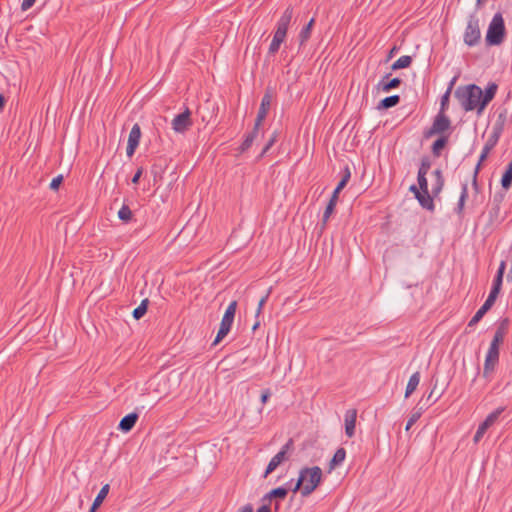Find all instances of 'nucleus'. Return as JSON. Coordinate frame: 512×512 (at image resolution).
<instances>
[{
  "label": "nucleus",
  "mask_w": 512,
  "mask_h": 512,
  "mask_svg": "<svg viewBox=\"0 0 512 512\" xmlns=\"http://www.w3.org/2000/svg\"><path fill=\"white\" fill-rule=\"evenodd\" d=\"M321 479L322 470L320 467H305L300 470L299 478L292 491L297 492L300 490L301 495L307 497L317 488Z\"/></svg>",
  "instance_id": "1"
},
{
  "label": "nucleus",
  "mask_w": 512,
  "mask_h": 512,
  "mask_svg": "<svg viewBox=\"0 0 512 512\" xmlns=\"http://www.w3.org/2000/svg\"><path fill=\"white\" fill-rule=\"evenodd\" d=\"M505 36V25L501 13H496L488 27L486 43L489 46L500 45Z\"/></svg>",
  "instance_id": "2"
},
{
  "label": "nucleus",
  "mask_w": 512,
  "mask_h": 512,
  "mask_svg": "<svg viewBox=\"0 0 512 512\" xmlns=\"http://www.w3.org/2000/svg\"><path fill=\"white\" fill-rule=\"evenodd\" d=\"M498 90V85L495 82H491L487 85L485 90H482L475 84H469L466 86H460L455 91L454 96L459 97H472V96H495Z\"/></svg>",
  "instance_id": "3"
},
{
  "label": "nucleus",
  "mask_w": 512,
  "mask_h": 512,
  "mask_svg": "<svg viewBox=\"0 0 512 512\" xmlns=\"http://www.w3.org/2000/svg\"><path fill=\"white\" fill-rule=\"evenodd\" d=\"M237 309V302L232 301L228 307L226 308V311L222 317L220 327L218 330V333L216 335V338L213 341V345H217L230 331L231 326L234 321L235 313Z\"/></svg>",
  "instance_id": "4"
},
{
  "label": "nucleus",
  "mask_w": 512,
  "mask_h": 512,
  "mask_svg": "<svg viewBox=\"0 0 512 512\" xmlns=\"http://www.w3.org/2000/svg\"><path fill=\"white\" fill-rule=\"evenodd\" d=\"M481 38L479 19L475 16H471L468 20L465 33L464 42L468 46L472 47L478 44Z\"/></svg>",
  "instance_id": "5"
},
{
  "label": "nucleus",
  "mask_w": 512,
  "mask_h": 512,
  "mask_svg": "<svg viewBox=\"0 0 512 512\" xmlns=\"http://www.w3.org/2000/svg\"><path fill=\"white\" fill-rule=\"evenodd\" d=\"M293 448V440L289 439L280 449V451L272 457L270 462L267 465L265 473L263 475L266 478L270 473H272L283 461L287 459V454Z\"/></svg>",
  "instance_id": "6"
},
{
  "label": "nucleus",
  "mask_w": 512,
  "mask_h": 512,
  "mask_svg": "<svg viewBox=\"0 0 512 512\" xmlns=\"http://www.w3.org/2000/svg\"><path fill=\"white\" fill-rule=\"evenodd\" d=\"M451 126V121L445 113L438 112L435 116L432 126L425 132V137H431L436 134H442Z\"/></svg>",
  "instance_id": "7"
},
{
  "label": "nucleus",
  "mask_w": 512,
  "mask_h": 512,
  "mask_svg": "<svg viewBox=\"0 0 512 512\" xmlns=\"http://www.w3.org/2000/svg\"><path fill=\"white\" fill-rule=\"evenodd\" d=\"M503 411H504V408L499 407L496 410H494L493 412H491L485 418V420L478 426V429L474 435L473 441L475 443H478L482 439V437L486 433L487 429L489 427H491L498 420L499 416L501 415V413Z\"/></svg>",
  "instance_id": "8"
},
{
  "label": "nucleus",
  "mask_w": 512,
  "mask_h": 512,
  "mask_svg": "<svg viewBox=\"0 0 512 512\" xmlns=\"http://www.w3.org/2000/svg\"><path fill=\"white\" fill-rule=\"evenodd\" d=\"M500 351L497 348L489 347L483 367V377L488 378L495 370L499 362Z\"/></svg>",
  "instance_id": "9"
},
{
  "label": "nucleus",
  "mask_w": 512,
  "mask_h": 512,
  "mask_svg": "<svg viewBox=\"0 0 512 512\" xmlns=\"http://www.w3.org/2000/svg\"><path fill=\"white\" fill-rule=\"evenodd\" d=\"M190 126H192L191 112L189 108L186 107L182 113L174 117L172 120V128L175 132L183 133Z\"/></svg>",
  "instance_id": "10"
},
{
  "label": "nucleus",
  "mask_w": 512,
  "mask_h": 512,
  "mask_svg": "<svg viewBox=\"0 0 512 512\" xmlns=\"http://www.w3.org/2000/svg\"><path fill=\"white\" fill-rule=\"evenodd\" d=\"M462 106L466 111L476 110L481 115L493 98H462Z\"/></svg>",
  "instance_id": "11"
},
{
  "label": "nucleus",
  "mask_w": 512,
  "mask_h": 512,
  "mask_svg": "<svg viewBox=\"0 0 512 512\" xmlns=\"http://www.w3.org/2000/svg\"><path fill=\"white\" fill-rule=\"evenodd\" d=\"M504 130V120L501 119V116L499 119L494 123L491 133L489 134L486 143L484 146L492 150L498 143L502 133Z\"/></svg>",
  "instance_id": "12"
},
{
  "label": "nucleus",
  "mask_w": 512,
  "mask_h": 512,
  "mask_svg": "<svg viewBox=\"0 0 512 512\" xmlns=\"http://www.w3.org/2000/svg\"><path fill=\"white\" fill-rule=\"evenodd\" d=\"M141 138V129L139 124H134L133 127L130 130L129 137H128V143L126 148V154L128 157H132L135 153L136 148L139 145Z\"/></svg>",
  "instance_id": "13"
},
{
  "label": "nucleus",
  "mask_w": 512,
  "mask_h": 512,
  "mask_svg": "<svg viewBox=\"0 0 512 512\" xmlns=\"http://www.w3.org/2000/svg\"><path fill=\"white\" fill-rule=\"evenodd\" d=\"M357 419V410L349 409L344 415L345 421V434L348 438H352L355 435V425Z\"/></svg>",
  "instance_id": "14"
},
{
  "label": "nucleus",
  "mask_w": 512,
  "mask_h": 512,
  "mask_svg": "<svg viewBox=\"0 0 512 512\" xmlns=\"http://www.w3.org/2000/svg\"><path fill=\"white\" fill-rule=\"evenodd\" d=\"M390 74L385 75L376 85L377 92L387 93L391 89L397 88L401 80L399 78H390Z\"/></svg>",
  "instance_id": "15"
},
{
  "label": "nucleus",
  "mask_w": 512,
  "mask_h": 512,
  "mask_svg": "<svg viewBox=\"0 0 512 512\" xmlns=\"http://www.w3.org/2000/svg\"><path fill=\"white\" fill-rule=\"evenodd\" d=\"M340 191L341 190H338V185H337L332 193V196H331V198L326 206V209L324 211V214H323V218H322V227L323 228L326 226L331 214L333 213V211L335 209Z\"/></svg>",
  "instance_id": "16"
},
{
  "label": "nucleus",
  "mask_w": 512,
  "mask_h": 512,
  "mask_svg": "<svg viewBox=\"0 0 512 512\" xmlns=\"http://www.w3.org/2000/svg\"><path fill=\"white\" fill-rule=\"evenodd\" d=\"M138 414L135 412L125 415L119 422L118 429L122 432H129L136 424Z\"/></svg>",
  "instance_id": "17"
},
{
  "label": "nucleus",
  "mask_w": 512,
  "mask_h": 512,
  "mask_svg": "<svg viewBox=\"0 0 512 512\" xmlns=\"http://www.w3.org/2000/svg\"><path fill=\"white\" fill-rule=\"evenodd\" d=\"M435 196L432 195V192H429V191H426L425 192H421L417 197L416 199L418 200L419 204L424 208V209H427L431 212L434 211L435 209V204H434V198Z\"/></svg>",
  "instance_id": "18"
},
{
  "label": "nucleus",
  "mask_w": 512,
  "mask_h": 512,
  "mask_svg": "<svg viewBox=\"0 0 512 512\" xmlns=\"http://www.w3.org/2000/svg\"><path fill=\"white\" fill-rule=\"evenodd\" d=\"M292 17H293V8L291 6H288L277 22V29L287 32Z\"/></svg>",
  "instance_id": "19"
},
{
  "label": "nucleus",
  "mask_w": 512,
  "mask_h": 512,
  "mask_svg": "<svg viewBox=\"0 0 512 512\" xmlns=\"http://www.w3.org/2000/svg\"><path fill=\"white\" fill-rule=\"evenodd\" d=\"M271 107V98H262L261 105L259 107L257 117L255 120L256 126H260L262 121L265 119V117L268 114V111Z\"/></svg>",
  "instance_id": "20"
},
{
  "label": "nucleus",
  "mask_w": 512,
  "mask_h": 512,
  "mask_svg": "<svg viewBox=\"0 0 512 512\" xmlns=\"http://www.w3.org/2000/svg\"><path fill=\"white\" fill-rule=\"evenodd\" d=\"M493 306V304L489 303L485 300L484 304L477 310V312L474 314V316L471 318V320L468 323V327L475 326L487 313V311Z\"/></svg>",
  "instance_id": "21"
},
{
  "label": "nucleus",
  "mask_w": 512,
  "mask_h": 512,
  "mask_svg": "<svg viewBox=\"0 0 512 512\" xmlns=\"http://www.w3.org/2000/svg\"><path fill=\"white\" fill-rule=\"evenodd\" d=\"M259 127L260 126H256V124H254V127H253L252 131L249 132L245 136V138H244V140H243V142H242V144L240 146V150L242 152L248 150L251 147V145L253 144L254 140L257 137V134H258V131H259Z\"/></svg>",
  "instance_id": "22"
},
{
  "label": "nucleus",
  "mask_w": 512,
  "mask_h": 512,
  "mask_svg": "<svg viewBox=\"0 0 512 512\" xmlns=\"http://www.w3.org/2000/svg\"><path fill=\"white\" fill-rule=\"evenodd\" d=\"M420 382V372L413 373L406 386L405 398H408L418 387Z\"/></svg>",
  "instance_id": "23"
},
{
  "label": "nucleus",
  "mask_w": 512,
  "mask_h": 512,
  "mask_svg": "<svg viewBox=\"0 0 512 512\" xmlns=\"http://www.w3.org/2000/svg\"><path fill=\"white\" fill-rule=\"evenodd\" d=\"M467 197H468V185H467V183H463L461 186L460 197H459L457 206L455 208V211L458 215L462 214Z\"/></svg>",
  "instance_id": "24"
},
{
  "label": "nucleus",
  "mask_w": 512,
  "mask_h": 512,
  "mask_svg": "<svg viewBox=\"0 0 512 512\" xmlns=\"http://www.w3.org/2000/svg\"><path fill=\"white\" fill-rule=\"evenodd\" d=\"M288 494V489L286 487H277L272 489L269 493L264 496V500L268 499H285Z\"/></svg>",
  "instance_id": "25"
},
{
  "label": "nucleus",
  "mask_w": 512,
  "mask_h": 512,
  "mask_svg": "<svg viewBox=\"0 0 512 512\" xmlns=\"http://www.w3.org/2000/svg\"><path fill=\"white\" fill-rule=\"evenodd\" d=\"M346 458V450L344 448H338L334 453L331 461H330V469H334L335 467L341 465Z\"/></svg>",
  "instance_id": "26"
},
{
  "label": "nucleus",
  "mask_w": 512,
  "mask_h": 512,
  "mask_svg": "<svg viewBox=\"0 0 512 512\" xmlns=\"http://www.w3.org/2000/svg\"><path fill=\"white\" fill-rule=\"evenodd\" d=\"M508 327H509V319L508 318L502 319L499 322L493 337L504 341V338L508 332Z\"/></svg>",
  "instance_id": "27"
},
{
  "label": "nucleus",
  "mask_w": 512,
  "mask_h": 512,
  "mask_svg": "<svg viewBox=\"0 0 512 512\" xmlns=\"http://www.w3.org/2000/svg\"><path fill=\"white\" fill-rule=\"evenodd\" d=\"M424 409H425V405L419 406L413 410V412L411 413V415L406 423V427H405L406 431H408L418 421V419L421 417Z\"/></svg>",
  "instance_id": "28"
},
{
  "label": "nucleus",
  "mask_w": 512,
  "mask_h": 512,
  "mask_svg": "<svg viewBox=\"0 0 512 512\" xmlns=\"http://www.w3.org/2000/svg\"><path fill=\"white\" fill-rule=\"evenodd\" d=\"M512 185V161L508 164L501 178V186L507 190Z\"/></svg>",
  "instance_id": "29"
},
{
  "label": "nucleus",
  "mask_w": 512,
  "mask_h": 512,
  "mask_svg": "<svg viewBox=\"0 0 512 512\" xmlns=\"http://www.w3.org/2000/svg\"><path fill=\"white\" fill-rule=\"evenodd\" d=\"M411 63H412L411 56L404 55V56H401L398 60H396L392 64L391 69L392 70H398V69L407 68V67H409L411 65Z\"/></svg>",
  "instance_id": "30"
},
{
  "label": "nucleus",
  "mask_w": 512,
  "mask_h": 512,
  "mask_svg": "<svg viewBox=\"0 0 512 512\" xmlns=\"http://www.w3.org/2000/svg\"><path fill=\"white\" fill-rule=\"evenodd\" d=\"M400 98H383L376 106L377 110H386L396 106Z\"/></svg>",
  "instance_id": "31"
},
{
  "label": "nucleus",
  "mask_w": 512,
  "mask_h": 512,
  "mask_svg": "<svg viewBox=\"0 0 512 512\" xmlns=\"http://www.w3.org/2000/svg\"><path fill=\"white\" fill-rule=\"evenodd\" d=\"M313 24H314V19L312 18L308 22V24L305 27H303L302 30L300 31V34H299L300 45H303L310 38L311 29H312Z\"/></svg>",
  "instance_id": "32"
},
{
  "label": "nucleus",
  "mask_w": 512,
  "mask_h": 512,
  "mask_svg": "<svg viewBox=\"0 0 512 512\" xmlns=\"http://www.w3.org/2000/svg\"><path fill=\"white\" fill-rule=\"evenodd\" d=\"M148 303H149V300L147 298L143 299L141 301L140 305L133 310L132 315L136 320H139L140 318H142L145 315V313L147 311Z\"/></svg>",
  "instance_id": "33"
},
{
  "label": "nucleus",
  "mask_w": 512,
  "mask_h": 512,
  "mask_svg": "<svg viewBox=\"0 0 512 512\" xmlns=\"http://www.w3.org/2000/svg\"><path fill=\"white\" fill-rule=\"evenodd\" d=\"M447 144V137H439L432 145V153L435 157H439L441 150Z\"/></svg>",
  "instance_id": "34"
},
{
  "label": "nucleus",
  "mask_w": 512,
  "mask_h": 512,
  "mask_svg": "<svg viewBox=\"0 0 512 512\" xmlns=\"http://www.w3.org/2000/svg\"><path fill=\"white\" fill-rule=\"evenodd\" d=\"M132 211L130 207L126 204H123L122 207L118 211V218L127 223L132 219Z\"/></svg>",
  "instance_id": "35"
},
{
  "label": "nucleus",
  "mask_w": 512,
  "mask_h": 512,
  "mask_svg": "<svg viewBox=\"0 0 512 512\" xmlns=\"http://www.w3.org/2000/svg\"><path fill=\"white\" fill-rule=\"evenodd\" d=\"M351 178V171L348 166H345L342 170V178L338 183V190H342Z\"/></svg>",
  "instance_id": "36"
},
{
  "label": "nucleus",
  "mask_w": 512,
  "mask_h": 512,
  "mask_svg": "<svg viewBox=\"0 0 512 512\" xmlns=\"http://www.w3.org/2000/svg\"><path fill=\"white\" fill-rule=\"evenodd\" d=\"M109 484H105L104 486H102V488L100 489L98 495L96 496V498L94 499L93 502H95L96 505H101V503L103 502V500L106 498L108 492H109Z\"/></svg>",
  "instance_id": "37"
},
{
  "label": "nucleus",
  "mask_w": 512,
  "mask_h": 512,
  "mask_svg": "<svg viewBox=\"0 0 512 512\" xmlns=\"http://www.w3.org/2000/svg\"><path fill=\"white\" fill-rule=\"evenodd\" d=\"M444 183H445V180L444 178H441V179H435L433 185H432V189H431V192H432V195L433 196H438L443 187H444Z\"/></svg>",
  "instance_id": "38"
},
{
  "label": "nucleus",
  "mask_w": 512,
  "mask_h": 512,
  "mask_svg": "<svg viewBox=\"0 0 512 512\" xmlns=\"http://www.w3.org/2000/svg\"><path fill=\"white\" fill-rule=\"evenodd\" d=\"M430 168H431V161H430L429 157H423L421 159L418 174L422 173L423 175H427Z\"/></svg>",
  "instance_id": "39"
},
{
  "label": "nucleus",
  "mask_w": 512,
  "mask_h": 512,
  "mask_svg": "<svg viewBox=\"0 0 512 512\" xmlns=\"http://www.w3.org/2000/svg\"><path fill=\"white\" fill-rule=\"evenodd\" d=\"M417 181H418L419 188H420L421 192H425L426 193V191H429L428 190V182H427L426 175H423L422 173L418 174L417 175Z\"/></svg>",
  "instance_id": "40"
},
{
  "label": "nucleus",
  "mask_w": 512,
  "mask_h": 512,
  "mask_svg": "<svg viewBox=\"0 0 512 512\" xmlns=\"http://www.w3.org/2000/svg\"><path fill=\"white\" fill-rule=\"evenodd\" d=\"M500 289H501V288H498V287H494V286H492V288H491V290H490V293H489V295H488V297H487L486 301H488L489 303H491V304H493V305H494V303H495V301H496V298H497V296H498V294H499V292H500Z\"/></svg>",
  "instance_id": "41"
},
{
  "label": "nucleus",
  "mask_w": 512,
  "mask_h": 512,
  "mask_svg": "<svg viewBox=\"0 0 512 512\" xmlns=\"http://www.w3.org/2000/svg\"><path fill=\"white\" fill-rule=\"evenodd\" d=\"M282 43V41L273 38L269 46V54L274 55L277 53Z\"/></svg>",
  "instance_id": "42"
},
{
  "label": "nucleus",
  "mask_w": 512,
  "mask_h": 512,
  "mask_svg": "<svg viewBox=\"0 0 512 512\" xmlns=\"http://www.w3.org/2000/svg\"><path fill=\"white\" fill-rule=\"evenodd\" d=\"M277 140V132H274L262 150V155L267 153Z\"/></svg>",
  "instance_id": "43"
},
{
  "label": "nucleus",
  "mask_w": 512,
  "mask_h": 512,
  "mask_svg": "<svg viewBox=\"0 0 512 512\" xmlns=\"http://www.w3.org/2000/svg\"><path fill=\"white\" fill-rule=\"evenodd\" d=\"M62 182H63V175H58L52 179L49 187L51 190H57Z\"/></svg>",
  "instance_id": "44"
},
{
  "label": "nucleus",
  "mask_w": 512,
  "mask_h": 512,
  "mask_svg": "<svg viewBox=\"0 0 512 512\" xmlns=\"http://www.w3.org/2000/svg\"><path fill=\"white\" fill-rule=\"evenodd\" d=\"M268 297H269V293H267L266 295L261 297V299L259 300L258 307H257V310H256V317H258L261 314L262 309H263V307H264Z\"/></svg>",
  "instance_id": "45"
},
{
  "label": "nucleus",
  "mask_w": 512,
  "mask_h": 512,
  "mask_svg": "<svg viewBox=\"0 0 512 512\" xmlns=\"http://www.w3.org/2000/svg\"><path fill=\"white\" fill-rule=\"evenodd\" d=\"M457 79H458V76H457V75H456V76H454V77L451 79V81H450V83H449V85H448V87H447V90L445 91V93H444L442 96H444V97H448V96H450V95H451L452 90H453V87H454V85H455V83H456Z\"/></svg>",
  "instance_id": "46"
},
{
  "label": "nucleus",
  "mask_w": 512,
  "mask_h": 512,
  "mask_svg": "<svg viewBox=\"0 0 512 512\" xmlns=\"http://www.w3.org/2000/svg\"><path fill=\"white\" fill-rule=\"evenodd\" d=\"M505 269H506V262L501 261L495 277L499 278V279H503Z\"/></svg>",
  "instance_id": "47"
},
{
  "label": "nucleus",
  "mask_w": 512,
  "mask_h": 512,
  "mask_svg": "<svg viewBox=\"0 0 512 512\" xmlns=\"http://www.w3.org/2000/svg\"><path fill=\"white\" fill-rule=\"evenodd\" d=\"M286 35H287V32L276 28L273 38L284 42Z\"/></svg>",
  "instance_id": "48"
},
{
  "label": "nucleus",
  "mask_w": 512,
  "mask_h": 512,
  "mask_svg": "<svg viewBox=\"0 0 512 512\" xmlns=\"http://www.w3.org/2000/svg\"><path fill=\"white\" fill-rule=\"evenodd\" d=\"M490 151L491 150L489 148H487L486 146H483L481 154H480V157H479L480 163H483L486 160V158L488 157Z\"/></svg>",
  "instance_id": "49"
},
{
  "label": "nucleus",
  "mask_w": 512,
  "mask_h": 512,
  "mask_svg": "<svg viewBox=\"0 0 512 512\" xmlns=\"http://www.w3.org/2000/svg\"><path fill=\"white\" fill-rule=\"evenodd\" d=\"M142 173H143V168H141V167L138 168L131 180L133 184H137L139 182L140 177L142 176Z\"/></svg>",
  "instance_id": "50"
},
{
  "label": "nucleus",
  "mask_w": 512,
  "mask_h": 512,
  "mask_svg": "<svg viewBox=\"0 0 512 512\" xmlns=\"http://www.w3.org/2000/svg\"><path fill=\"white\" fill-rule=\"evenodd\" d=\"M270 396H271V391L269 389L263 390L262 394H261V402L263 404H265L268 401V399L270 398Z\"/></svg>",
  "instance_id": "51"
},
{
  "label": "nucleus",
  "mask_w": 512,
  "mask_h": 512,
  "mask_svg": "<svg viewBox=\"0 0 512 512\" xmlns=\"http://www.w3.org/2000/svg\"><path fill=\"white\" fill-rule=\"evenodd\" d=\"M35 1L36 0H23L22 5H21L22 10L25 11V10L31 8L34 5Z\"/></svg>",
  "instance_id": "52"
},
{
  "label": "nucleus",
  "mask_w": 512,
  "mask_h": 512,
  "mask_svg": "<svg viewBox=\"0 0 512 512\" xmlns=\"http://www.w3.org/2000/svg\"><path fill=\"white\" fill-rule=\"evenodd\" d=\"M450 98H441V107L439 112L445 113V110L448 107Z\"/></svg>",
  "instance_id": "53"
},
{
  "label": "nucleus",
  "mask_w": 512,
  "mask_h": 512,
  "mask_svg": "<svg viewBox=\"0 0 512 512\" xmlns=\"http://www.w3.org/2000/svg\"><path fill=\"white\" fill-rule=\"evenodd\" d=\"M502 342L503 340L493 337L489 347L500 349Z\"/></svg>",
  "instance_id": "54"
},
{
  "label": "nucleus",
  "mask_w": 512,
  "mask_h": 512,
  "mask_svg": "<svg viewBox=\"0 0 512 512\" xmlns=\"http://www.w3.org/2000/svg\"><path fill=\"white\" fill-rule=\"evenodd\" d=\"M409 190L415 195V198L421 193L420 188H417L416 185L410 186Z\"/></svg>",
  "instance_id": "55"
},
{
  "label": "nucleus",
  "mask_w": 512,
  "mask_h": 512,
  "mask_svg": "<svg viewBox=\"0 0 512 512\" xmlns=\"http://www.w3.org/2000/svg\"><path fill=\"white\" fill-rule=\"evenodd\" d=\"M472 186H473L474 190L477 192L479 189V185H478V177H476V175H473Z\"/></svg>",
  "instance_id": "56"
},
{
  "label": "nucleus",
  "mask_w": 512,
  "mask_h": 512,
  "mask_svg": "<svg viewBox=\"0 0 512 512\" xmlns=\"http://www.w3.org/2000/svg\"><path fill=\"white\" fill-rule=\"evenodd\" d=\"M433 176L435 177V179H441V178H444L443 177V173L440 169H436L433 171Z\"/></svg>",
  "instance_id": "57"
},
{
  "label": "nucleus",
  "mask_w": 512,
  "mask_h": 512,
  "mask_svg": "<svg viewBox=\"0 0 512 512\" xmlns=\"http://www.w3.org/2000/svg\"><path fill=\"white\" fill-rule=\"evenodd\" d=\"M502 281H503V279H499V278L495 277L494 280H493V285L492 286L501 288Z\"/></svg>",
  "instance_id": "58"
},
{
  "label": "nucleus",
  "mask_w": 512,
  "mask_h": 512,
  "mask_svg": "<svg viewBox=\"0 0 512 512\" xmlns=\"http://www.w3.org/2000/svg\"><path fill=\"white\" fill-rule=\"evenodd\" d=\"M257 512H271V510L268 505H262L258 508Z\"/></svg>",
  "instance_id": "59"
},
{
  "label": "nucleus",
  "mask_w": 512,
  "mask_h": 512,
  "mask_svg": "<svg viewBox=\"0 0 512 512\" xmlns=\"http://www.w3.org/2000/svg\"><path fill=\"white\" fill-rule=\"evenodd\" d=\"M481 165H482V163H480V161H478V163L476 164V167H475L474 173H473V175H476V177H478L479 171L481 169Z\"/></svg>",
  "instance_id": "60"
},
{
  "label": "nucleus",
  "mask_w": 512,
  "mask_h": 512,
  "mask_svg": "<svg viewBox=\"0 0 512 512\" xmlns=\"http://www.w3.org/2000/svg\"><path fill=\"white\" fill-rule=\"evenodd\" d=\"M240 512H253V508L251 505H246L240 510Z\"/></svg>",
  "instance_id": "61"
},
{
  "label": "nucleus",
  "mask_w": 512,
  "mask_h": 512,
  "mask_svg": "<svg viewBox=\"0 0 512 512\" xmlns=\"http://www.w3.org/2000/svg\"><path fill=\"white\" fill-rule=\"evenodd\" d=\"M396 52H397V47H396V46H394V47L390 50L389 55H388V58L393 57V55H394Z\"/></svg>",
  "instance_id": "62"
},
{
  "label": "nucleus",
  "mask_w": 512,
  "mask_h": 512,
  "mask_svg": "<svg viewBox=\"0 0 512 512\" xmlns=\"http://www.w3.org/2000/svg\"><path fill=\"white\" fill-rule=\"evenodd\" d=\"M100 505H96L95 502L92 503V506L90 507V510L89 512H95L96 509L99 507Z\"/></svg>",
  "instance_id": "63"
},
{
  "label": "nucleus",
  "mask_w": 512,
  "mask_h": 512,
  "mask_svg": "<svg viewBox=\"0 0 512 512\" xmlns=\"http://www.w3.org/2000/svg\"><path fill=\"white\" fill-rule=\"evenodd\" d=\"M100 505H96L95 502L92 503V506L90 507V510L89 512H95L96 509L99 507Z\"/></svg>",
  "instance_id": "64"
}]
</instances>
